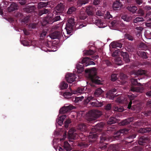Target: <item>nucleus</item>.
Here are the masks:
<instances>
[{"instance_id":"f3484780","label":"nucleus","mask_w":151,"mask_h":151,"mask_svg":"<svg viewBox=\"0 0 151 151\" xmlns=\"http://www.w3.org/2000/svg\"><path fill=\"white\" fill-rule=\"evenodd\" d=\"M37 7L35 5H28L23 9L27 13L34 12L37 9Z\"/></svg>"},{"instance_id":"6e6d98bb","label":"nucleus","mask_w":151,"mask_h":151,"mask_svg":"<svg viewBox=\"0 0 151 151\" xmlns=\"http://www.w3.org/2000/svg\"><path fill=\"white\" fill-rule=\"evenodd\" d=\"M147 53L145 52L142 51L141 52L140 54L141 56V57L142 58L146 59L147 58Z\"/></svg>"},{"instance_id":"4c0bfd02","label":"nucleus","mask_w":151,"mask_h":151,"mask_svg":"<svg viewBox=\"0 0 151 151\" xmlns=\"http://www.w3.org/2000/svg\"><path fill=\"white\" fill-rule=\"evenodd\" d=\"M49 11V10L48 9H44L39 11V15L40 16L43 14L47 13Z\"/></svg>"},{"instance_id":"603ef678","label":"nucleus","mask_w":151,"mask_h":151,"mask_svg":"<svg viewBox=\"0 0 151 151\" xmlns=\"http://www.w3.org/2000/svg\"><path fill=\"white\" fill-rule=\"evenodd\" d=\"M83 98L84 97L82 96L81 97H76L74 98V101L76 103H77L79 101H81Z\"/></svg>"},{"instance_id":"6ab92c4d","label":"nucleus","mask_w":151,"mask_h":151,"mask_svg":"<svg viewBox=\"0 0 151 151\" xmlns=\"http://www.w3.org/2000/svg\"><path fill=\"white\" fill-rule=\"evenodd\" d=\"M75 77L74 74L70 73L67 74L65 76L66 81L69 83H71L73 82L75 80Z\"/></svg>"},{"instance_id":"a18cd8bd","label":"nucleus","mask_w":151,"mask_h":151,"mask_svg":"<svg viewBox=\"0 0 151 151\" xmlns=\"http://www.w3.org/2000/svg\"><path fill=\"white\" fill-rule=\"evenodd\" d=\"M87 17V14L84 12H81L80 15V18L81 19L84 20Z\"/></svg>"},{"instance_id":"7ed1b4c3","label":"nucleus","mask_w":151,"mask_h":151,"mask_svg":"<svg viewBox=\"0 0 151 151\" xmlns=\"http://www.w3.org/2000/svg\"><path fill=\"white\" fill-rule=\"evenodd\" d=\"M143 90V88L142 87H135L132 86L130 89V91L133 92H135L137 93L136 94H132L131 95H128V96L129 99V102L127 106V108L129 109H132L131 108L132 104V101L134 98L137 97L138 95V93H142Z\"/></svg>"},{"instance_id":"a878e982","label":"nucleus","mask_w":151,"mask_h":151,"mask_svg":"<svg viewBox=\"0 0 151 151\" xmlns=\"http://www.w3.org/2000/svg\"><path fill=\"white\" fill-rule=\"evenodd\" d=\"M85 87H81L78 88L77 90L74 91L73 93L74 94H77L78 93H83L85 91Z\"/></svg>"},{"instance_id":"473e14b6","label":"nucleus","mask_w":151,"mask_h":151,"mask_svg":"<svg viewBox=\"0 0 151 151\" xmlns=\"http://www.w3.org/2000/svg\"><path fill=\"white\" fill-rule=\"evenodd\" d=\"M89 0H78L77 2L78 5L80 6L88 2Z\"/></svg>"},{"instance_id":"a19ab883","label":"nucleus","mask_w":151,"mask_h":151,"mask_svg":"<svg viewBox=\"0 0 151 151\" xmlns=\"http://www.w3.org/2000/svg\"><path fill=\"white\" fill-rule=\"evenodd\" d=\"M144 20V19L143 17L141 16H139L137 17L134 20L133 22L134 23H137L140 22H142Z\"/></svg>"},{"instance_id":"864d4df0","label":"nucleus","mask_w":151,"mask_h":151,"mask_svg":"<svg viewBox=\"0 0 151 151\" xmlns=\"http://www.w3.org/2000/svg\"><path fill=\"white\" fill-rule=\"evenodd\" d=\"M115 63L119 65H121L122 64L121 58L120 57H118L116 59Z\"/></svg>"},{"instance_id":"37998d69","label":"nucleus","mask_w":151,"mask_h":151,"mask_svg":"<svg viewBox=\"0 0 151 151\" xmlns=\"http://www.w3.org/2000/svg\"><path fill=\"white\" fill-rule=\"evenodd\" d=\"M59 13H57V14H56V16L55 17L53 18L52 19L53 22H55L57 21H59L61 19V17L59 15H60Z\"/></svg>"},{"instance_id":"c85d7f7f","label":"nucleus","mask_w":151,"mask_h":151,"mask_svg":"<svg viewBox=\"0 0 151 151\" xmlns=\"http://www.w3.org/2000/svg\"><path fill=\"white\" fill-rule=\"evenodd\" d=\"M127 8V10L133 13H135L137 9V7L135 6H128Z\"/></svg>"},{"instance_id":"8fccbe9b","label":"nucleus","mask_w":151,"mask_h":151,"mask_svg":"<svg viewBox=\"0 0 151 151\" xmlns=\"http://www.w3.org/2000/svg\"><path fill=\"white\" fill-rule=\"evenodd\" d=\"M118 74H112L111 76V80L113 81H115L118 79Z\"/></svg>"},{"instance_id":"58836bf2","label":"nucleus","mask_w":151,"mask_h":151,"mask_svg":"<svg viewBox=\"0 0 151 151\" xmlns=\"http://www.w3.org/2000/svg\"><path fill=\"white\" fill-rule=\"evenodd\" d=\"M116 119L114 117H110L109 120L107 122V123L108 124H114L116 122Z\"/></svg>"},{"instance_id":"e433bc0d","label":"nucleus","mask_w":151,"mask_h":151,"mask_svg":"<svg viewBox=\"0 0 151 151\" xmlns=\"http://www.w3.org/2000/svg\"><path fill=\"white\" fill-rule=\"evenodd\" d=\"M114 109L115 111L119 112H122L124 110L123 107L120 106H114Z\"/></svg>"},{"instance_id":"dca6fc26","label":"nucleus","mask_w":151,"mask_h":151,"mask_svg":"<svg viewBox=\"0 0 151 151\" xmlns=\"http://www.w3.org/2000/svg\"><path fill=\"white\" fill-rule=\"evenodd\" d=\"M73 106L71 105L65 106L60 109L59 113L60 114H65L73 109Z\"/></svg>"},{"instance_id":"0e129e2a","label":"nucleus","mask_w":151,"mask_h":151,"mask_svg":"<svg viewBox=\"0 0 151 151\" xmlns=\"http://www.w3.org/2000/svg\"><path fill=\"white\" fill-rule=\"evenodd\" d=\"M125 37L128 40L131 41H132L134 39L133 37L131 35L129 34H127L125 35Z\"/></svg>"},{"instance_id":"20e7f679","label":"nucleus","mask_w":151,"mask_h":151,"mask_svg":"<svg viewBox=\"0 0 151 151\" xmlns=\"http://www.w3.org/2000/svg\"><path fill=\"white\" fill-rule=\"evenodd\" d=\"M90 116L88 118V121L91 123L95 122V120L98 118L102 114L101 111L96 110L90 111L89 112Z\"/></svg>"},{"instance_id":"ea45409f","label":"nucleus","mask_w":151,"mask_h":151,"mask_svg":"<svg viewBox=\"0 0 151 151\" xmlns=\"http://www.w3.org/2000/svg\"><path fill=\"white\" fill-rule=\"evenodd\" d=\"M131 81V83L133 85H141V84L140 83H138V82L137 81V79H132Z\"/></svg>"},{"instance_id":"2f4dec72","label":"nucleus","mask_w":151,"mask_h":151,"mask_svg":"<svg viewBox=\"0 0 151 151\" xmlns=\"http://www.w3.org/2000/svg\"><path fill=\"white\" fill-rule=\"evenodd\" d=\"M68 86V84L65 81L61 82L60 85L59 87L61 89H64L66 88Z\"/></svg>"},{"instance_id":"72a5a7b5","label":"nucleus","mask_w":151,"mask_h":151,"mask_svg":"<svg viewBox=\"0 0 151 151\" xmlns=\"http://www.w3.org/2000/svg\"><path fill=\"white\" fill-rule=\"evenodd\" d=\"M70 91L71 92H65L64 93L63 95L65 98H70V97H69L70 96L72 95V94H73V93L74 91H72V90L71 89Z\"/></svg>"},{"instance_id":"09e8293b","label":"nucleus","mask_w":151,"mask_h":151,"mask_svg":"<svg viewBox=\"0 0 151 151\" xmlns=\"http://www.w3.org/2000/svg\"><path fill=\"white\" fill-rule=\"evenodd\" d=\"M104 18L105 19H111L112 18V16L110 14L109 12H107L106 14L104 16Z\"/></svg>"},{"instance_id":"7c9ffc66","label":"nucleus","mask_w":151,"mask_h":151,"mask_svg":"<svg viewBox=\"0 0 151 151\" xmlns=\"http://www.w3.org/2000/svg\"><path fill=\"white\" fill-rule=\"evenodd\" d=\"M110 148L113 151H125V150H122L119 151V147L118 145L113 144L110 146Z\"/></svg>"},{"instance_id":"f8f14e48","label":"nucleus","mask_w":151,"mask_h":151,"mask_svg":"<svg viewBox=\"0 0 151 151\" xmlns=\"http://www.w3.org/2000/svg\"><path fill=\"white\" fill-rule=\"evenodd\" d=\"M136 135L135 134H131L124 136L125 141L128 143H131L133 141L134 139L136 137Z\"/></svg>"},{"instance_id":"3c124183","label":"nucleus","mask_w":151,"mask_h":151,"mask_svg":"<svg viewBox=\"0 0 151 151\" xmlns=\"http://www.w3.org/2000/svg\"><path fill=\"white\" fill-rule=\"evenodd\" d=\"M76 10V9L73 7H71L70 8L67 12V13L68 14H71L73 12L75 11Z\"/></svg>"},{"instance_id":"49530a36","label":"nucleus","mask_w":151,"mask_h":151,"mask_svg":"<svg viewBox=\"0 0 151 151\" xmlns=\"http://www.w3.org/2000/svg\"><path fill=\"white\" fill-rule=\"evenodd\" d=\"M86 25V24H83L82 23H79L78 24H77L75 25V27L77 29H80L83 27H85Z\"/></svg>"},{"instance_id":"412c9836","label":"nucleus","mask_w":151,"mask_h":151,"mask_svg":"<svg viewBox=\"0 0 151 151\" xmlns=\"http://www.w3.org/2000/svg\"><path fill=\"white\" fill-rule=\"evenodd\" d=\"M88 124L85 123H81L79 124L78 126V129L82 132L86 131L88 128Z\"/></svg>"},{"instance_id":"4d7b16f0","label":"nucleus","mask_w":151,"mask_h":151,"mask_svg":"<svg viewBox=\"0 0 151 151\" xmlns=\"http://www.w3.org/2000/svg\"><path fill=\"white\" fill-rule=\"evenodd\" d=\"M142 114L145 116H150L151 115V110H150L145 111L142 112Z\"/></svg>"},{"instance_id":"4be33fe9","label":"nucleus","mask_w":151,"mask_h":151,"mask_svg":"<svg viewBox=\"0 0 151 151\" xmlns=\"http://www.w3.org/2000/svg\"><path fill=\"white\" fill-rule=\"evenodd\" d=\"M121 19L127 22H130L132 19V17L129 15L125 14L122 15Z\"/></svg>"},{"instance_id":"2eb2a0df","label":"nucleus","mask_w":151,"mask_h":151,"mask_svg":"<svg viewBox=\"0 0 151 151\" xmlns=\"http://www.w3.org/2000/svg\"><path fill=\"white\" fill-rule=\"evenodd\" d=\"M50 36L52 39H59L62 36V33L60 31H55L51 33Z\"/></svg>"},{"instance_id":"b1692460","label":"nucleus","mask_w":151,"mask_h":151,"mask_svg":"<svg viewBox=\"0 0 151 151\" xmlns=\"http://www.w3.org/2000/svg\"><path fill=\"white\" fill-rule=\"evenodd\" d=\"M17 4L15 3H12L10 6L8 8V10L9 12H11L17 9Z\"/></svg>"},{"instance_id":"f704fd0d","label":"nucleus","mask_w":151,"mask_h":151,"mask_svg":"<svg viewBox=\"0 0 151 151\" xmlns=\"http://www.w3.org/2000/svg\"><path fill=\"white\" fill-rule=\"evenodd\" d=\"M93 97L91 96H88L87 97H85V99L84 100L83 103L84 105H86L91 100H92Z\"/></svg>"},{"instance_id":"774afa93","label":"nucleus","mask_w":151,"mask_h":151,"mask_svg":"<svg viewBox=\"0 0 151 151\" xmlns=\"http://www.w3.org/2000/svg\"><path fill=\"white\" fill-rule=\"evenodd\" d=\"M146 36L147 38L149 39H151V32L147 31L146 33Z\"/></svg>"},{"instance_id":"1a4fd4ad","label":"nucleus","mask_w":151,"mask_h":151,"mask_svg":"<svg viewBox=\"0 0 151 151\" xmlns=\"http://www.w3.org/2000/svg\"><path fill=\"white\" fill-rule=\"evenodd\" d=\"M68 136L69 141L73 142V140L76 139L78 137V135L74 131V129L72 128L69 130Z\"/></svg>"},{"instance_id":"f03ea898","label":"nucleus","mask_w":151,"mask_h":151,"mask_svg":"<svg viewBox=\"0 0 151 151\" xmlns=\"http://www.w3.org/2000/svg\"><path fill=\"white\" fill-rule=\"evenodd\" d=\"M85 72L88 73V78L93 83L97 84H102L103 80L101 78L98 77L96 75V70L95 68L86 69Z\"/></svg>"},{"instance_id":"9d476101","label":"nucleus","mask_w":151,"mask_h":151,"mask_svg":"<svg viewBox=\"0 0 151 151\" xmlns=\"http://www.w3.org/2000/svg\"><path fill=\"white\" fill-rule=\"evenodd\" d=\"M65 5L64 4L60 3L55 8V11H54L53 13L61 14L65 11Z\"/></svg>"},{"instance_id":"79ce46f5","label":"nucleus","mask_w":151,"mask_h":151,"mask_svg":"<svg viewBox=\"0 0 151 151\" xmlns=\"http://www.w3.org/2000/svg\"><path fill=\"white\" fill-rule=\"evenodd\" d=\"M145 70L139 69L135 72V75L137 76L145 74Z\"/></svg>"},{"instance_id":"bb28decb","label":"nucleus","mask_w":151,"mask_h":151,"mask_svg":"<svg viewBox=\"0 0 151 151\" xmlns=\"http://www.w3.org/2000/svg\"><path fill=\"white\" fill-rule=\"evenodd\" d=\"M103 102H100L98 101L91 102V105L93 106L97 107H101L103 105Z\"/></svg>"},{"instance_id":"c9c22d12","label":"nucleus","mask_w":151,"mask_h":151,"mask_svg":"<svg viewBox=\"0 0 151 151\" xmlns=\"http://www.w3.org/2000/svg\"><path fill=\"white\" fill-rule=\"evenodd\" d=\"M104 91L100 88H97L95 91L94 94L96 96H98L101 95Z\"/></svg>"},{"instance_id":"052dcab7","label":"nucleus","mask_w":151,"mask_h":151,"mask_svg":"<svg viewBox=\"0 0 151 151\" xmlns=\"http://www.w3.org/2000/svg\"><path fill=\"white\" fill-rule=\"evenodd\" d=\"M42 24V26H47L49 24V23L48 21L45 19L43 20Z\"/></svg>"},{"instance_id":"393cba45","label":"nucleus","mask_w":151,"mask_h":151,"mask_svg":"<svg viewBox=\"0 0 151 151\" xmlns=\"http://www.w3.org/2000/svg\"><path fill=\"white\" fill-rule=\"evenodd\" d=\"M113 48L119 47L121 48L122 47V44L119 41L113 42L111 44Z\"/></svg>"},{"instance_id":"a211bd4d","label":"nucleus","mask_w":151,"mask_h":151,"mask_svg":"<svg viewBox=\"0 0 151 151\" xmlns=\"http://www.w3.org/2000/svg\"><path fill=\"white\" fill-rule=\"evenodd\" d=\"M123 6L122 2L119 0H116L113 3L112 7L113 9L114 10H118L120 8Z\"/></svg>"},{"instance_id":"39448f33","label":"nucleus","mask_w":151,"mask_h":151,"mask_svg":"<svg viewBox=\"0 0 151 151\" xmlns=\"http://www.w3.org/2000/svg\"><path fill=\"white\" fill-rule=\"evenodd\" d=\"M90 58L88 57L84 58L82 60L81 63L83 64V65L80 64H78L76 65V67L77 69L78 72L79 73H81L84 71V67H86L89 65L88 64Z\"/></svg>"},{"instance_id":"cd10ccee","label":"nucleus","mask_w":151,"mask_h":151,"mask_svg":"<svg viewBox=\"0 0 151 151\" xmlns=\"http://www.w3.org/2000/svg\"><path fill=\"white\" fill-rule=\"evenodd\" d=\"M151 131V128L150 127H146L145 128H140L139 130V132L140 133H144L146 132H148Z\"/></svg>"},{"instance_id":"c03bdc74","label":"nucleus","mask_w":151,"mask_h":151,"mask_svg":"<svg viewBox=\"0 0 151 151\" xmlns=\"http://www.w3.org/2000/svg\"><path fill=\"white\" fill-rule=\"evenodd\" d=\"M84 53L86 55H91L94 53V52L92 50H86L84 51Z\"/></svg>"},{"instance_id":"4468645a","label":"nucleus","mask_w":151,"mask_h":151,"mask_svg":"<svg viewBox=\"0 0 151 151\" xmlns=\"http://www.w3.org/2000/svg\"><path fill=\"white\" fill-rule=\"evenodd\" d=\"M116 89L114 88L108 91L106 94V97L110 99H113L115 96V93L116 92Z\"/></svg>"},{"instance_id":"e2e57ef3","label":"nucleus","mask_w":151,"mask_h":151,"mask_svg":"<svg viewBox=\"0 0 151 151\" xmlns=\"http://www.w3.org/2000/svg\"><path fill=\"white\" fill-rule=\"evenodd\" d=\"M96 14L99 16H103L104 15V13L99 10L96 11Z\"/></svg>"},{"instance_id":"5fc2aeb1","label":"nucleus","mask_w":151,"mask_h":151,"mask_svg":"<svg viewBox=\"0 0 151 151\" xmlns=\"http://www.w3.org/2000/svg\"><path fill=\"white\" fill-rule=\"evenodd\" d=\"M119 50L118 49L116 48V50L113 52L112 55V57H115L118 55Z\"/></svg>"},{"instance_id":"f257e3e1","label":"nucleus","mask_w":151,"mask_h":151,"mask_svg":"<svg viewBox=\"0 0 151 151\" xmlns=\"http://www.w3.org/2000/svg\"><path fill=\"white\" fill-rule=\"evenodd\" d=\"M104 123L101 122L96 124L95 126H93V127L92 128L91 131L89 133L88 136L89 142L83 141L78 143L77 145L78 147L81 149L85 148L88 147L91 144H92L96 140L98 137V135L96 132L100 130V129L103 127Z\"/></svg>"},{"instance_id":"680f3d73","label":"nucleus","mask_w":151,"mask_h":151,"mask_svg":"<svg viewBox=\"0 0 151 151\" xmlns=\"http://www.w3.org/2000/svg\"><path fill=\"white\" fill-rule=\"evenodd\" d=\"M111 104H108L105 106V109L106 110H110L111 108Z\"/></svg>"},{"instance_id":"aec40b11","label":"nucleus","mask_w":151,"mask_h":151,"mask_svg":"<svg viewBox=\"0 0 151 151\" xmlns=\"http://www.w3.org/2000/svg\"><path fill=\"white\" fill-rule=\"evenodd\" d=\"M86 12L87 14L89 16H92L94 14V8L91 6H89L86 7Z\"/></svg>"},{"instance_id":"69168bd1","label":"nucleus","mask_w":151,"mask_h":151,"mask_svg":"<svg viewBox=\"0 0 151 151\" xmlns=\"http://www.w3.org/2000/svg\"><path fill=\"white\" fill-rule=\"evenodd\" d=\"M71 123L70 120L68 119L65 121V128H67L68 126V124Z\"/></svg>"},{"instance_id":"9b49d317","label":"nucleus","mask_w":151,"mask_h":151,"mask_svg":"<svg viewBox=\"0 0 151 151\" xmlns=\"http://www.w3.org/2000/svg\"><path fill=\"white\" fill-rule=\"evenodd\" d=\"M150 141V139L147 137L142 136L139 139L138 143L141 145H148V143Z\"/></svg>"},{"instance_id":"423d86ee","label":"nucleus","mask_w":151,"mask_h":151,"mask_svg":"<svg viewBox=\"0 0 151 151\" xmlns=\"http://www.w3.org/2000/svg\"><path fill=\"white\" fill-rule=\"evenodd\" d=\"M75 24L74 19L70 18L68 20V23L66 24L65 28L66 30L67 33L70 34L72 32L73 28Z\"/></svg>"},{"instance_id":"bf43d9fd","label":"nucleus","mask_w":151,"mask_h":151,"mask_svg":"<svg viewBox=\"0 0 151 151\" xmlns=\"http://www.w3.org/2000/svg\"><path fill=\"white\" fill-rule=\"evenodd\" d=\"M128 119H126L124 120L121 122V125H125L129 124V122L128 121Z\"/></svg>"},{"instance_id":"5701e85b","label":"nucleus","mask_w":151,"mask_h":151,"mask_svg":"<svg viewBox=\"0 0 151 151\" xmlns=\"http://www.w3.org/2000/svg\"><path fill=\"white\" fill-rule=\"evenodd\" d=\"M121 55L123 57V60L126 63H128L130 61L129 56L127 52H121Z\"/></svg>"},{"instance_id":"c756f323","label":"nucleus","mask_w":151,"mask_h":151,"mask_svg":"<svg viewBox=\"0 0 151 151\" xmlns=\"http://www.w3.org/2000/svg\"><path fill=\"white\" fill-rule=\"evenodd\" d=\"M48 1L46 2H40L38 4L37 7L39 9H41L44 7H46L48 5Z\"/></svg>"},{"instance_id":"338daca9","label":"nucleus","mask_w":151,"mask_h":151,"mask_svg":"<svg viewBox=\"0 0 151 151\" xmlns=\"http://www.w3.org/2000/svg\"><path fill=\"white\" fill-rule=\"evenodd\" d=\"M37 25V24L36 23H31L29 24V26L31 28L35 29Z\"/></svg>"},{"instance_id":"6e6552de","label":"nucleus","mask_w":151,"mask_h":151,"mask_svg":"<svg viewBox=\"0 0 151 151\" xmlns=\"http://www.w3.org/2000/svg\"><path fill=\"white\" fill-rule=\"evenodd\" d=\"M128 130L126 129H124L120 130L117 131L114 136V138L115 140H121L122 138V136L124 135V133L126 134L128 132Z\"/></svg>"},{"instance_id":"13d9d810","label":"nucleus","mask_w":151,"mask_h":151,"mask_svg":"<svg viewBox=\"0 0 151 151\" xmlns=\"http://www.w3.org/2000/svg\"><path fill=\"white\" fill-rule=\"evenodd\" d=\"M135 29L137 30V32L138 34H139V35H140V34L141 33L143 29V28L140 27H136Z\"/></svg>"},{"instance_id":"de8ad7c7","label":"nucleus","mask_w":151,"mask_h":151,"mask_svg":"<svg viewBox=\"0 0 151 151\" xmlns=\"http://www.w3.org/2000/svg\"><path fill=\"white\" fill-rule=\"evenodd\" d=\"M143 148L140 146H136L133 148L134 151H142Z\"/></svg>"},{"instance_id":"ddd939ff","label":"nucleus","mask_w":151,"mask_h":151,"mask_svg":"<svg viewBox=\"0 0 151 151\" xmlns=\"http://www.w3.org/2000/svg\"><path fill=\"white\" fill-rule=\"evenodd\" d=\"M63 148L60 147L59 151H70L72 147L70 144L67 141H65L63 145Z\"/></svg>"},{"instance_id":"0eeeda50","label":"nucleus","mask_w":151,"mask_h":151,"mask_svg":"<svg viewBox=\"0 0 151 151\" xmlns=\"http://www.w3.org/2000/svg\"><path fill=\"white\" fill-rule=\"evenodd\" d=\"M100 139V142L98 145L99 148L101 150H104L107 147V146L106 143H104V142L108 141L109 139L104 135L101 136Z\"/></svg>"}]
</instances>
